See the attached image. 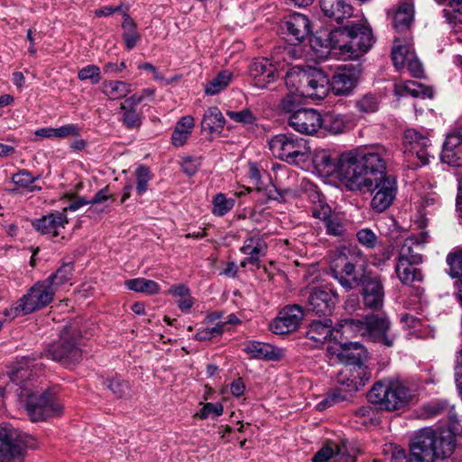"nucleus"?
Masks as SVG:
<instances>
[{
	"instance_id": "obj_53",
	"label": "nucleus",
	"mask_w": 462,
	"mask_h": 462,
	"mask_svg": "<svg viewBox=\"0 0 462 462\" xmlns=\"http://www.w3.org/2000/svg\"><path fill=\"white\" fill-rule=\"evenodd\" d=\"M443 13L449 23H462V0H449Z\"/></svg>"
},
{
	"instance_id": "obj_31",
	"label": "nucleus",
	"mask_w": 462,
	"mask_h": 462,
	"mask_svg": "<svg viewBox=\"0 0 462 462\" xmlns=\"http://www.w3.org/2000/svg\"><path fill=\"white\" fill-rule=\"evenodd\" d=\"M418 264L397 260L394 272L397 278L403 285L412 286L415 282H420L423 280V274Z\"/></svg>"
},
{
	"instance_id": "obj_3",
	"label": "nucleus",
	"mask_w": 462,
	"mask_h": 462,
	"mask_svg": "<svg viewBox=\"0 0 462 462\" xmlns=\"http://www.w3.org/2000/svg\"><path fill=\"white\" fill-rule=\"evenodd\" d=\"M327 356L344 365L337 374V382L349 383L351 390H360L371 379L372 373L365 363L369 359L366 348L358 342L335 343L327 347Z\"/></svg>"
},
{
	"instance_id": "obj_12",
	"label": "nucleus",
	"mask_w": 462,
	"mask_h": 462,
	"mask_svg": "<svg viewBox=\"0 0 462 462\" xmlns=\"http://www.w3.org/2000/svg\"><path fill=\"white\" fill-rule=\"evenodd\" d=\"M373 195L371 208L378 213L385 211L393 202L397 194V179L393 174L383 175L371 181V186L358 190Z\"/></svg>"
},
{
	"instance_id": "obj_59",
	"label": "nucleus",
	"mask_w": 462,
	"mask_h": 462,
	"mask_svg": "<svg viewBox=\"0 0 462 462\" xmlns=\"http://www.w3.org/2000/svg\"><path fill=\"white\" fill-rule=\"evenodd\" d=\"M336 212L328 204H319L313 207L311 215L313 217L318 218L324 225Z\"/></svg>"
},
{
	"instance_id": "obj_6",
	"label": "nucleus",
	"mask_w": 462,
	"mask_h": 462,
	"mask_svg": "<svg viewBox=\"0 0 462 462\" xmlns=\"http://www.w3.org/2000/svg\"><path fill=\"white\" fill-rule=\"evenodd\" d=\"M18 396L23 402L25 411L33 422L46 420L58 416L62 411V406L56 401L55 395L44 391L39 393L30 387H23Z\"/></svg>"
},
{
	"instance_id": "obj_28",
	"label": "nucleus",
	"mask_w": 462,
	"mask_h": 462,
	"mask_svg": "<svg viewBox=\"0 0 462 462\" xmlns=\"http://www.w3.org/2000/svg\"><path fill=\"white\" fill-rule=\"evenodd\" d=\"M267 244L263 236L254 235L244 241L240 252L247 255V262L256 267L260 266L261 258L267 254Z\"/></svg>"
},
{
	"instance_id": "obj_37",
	"label": "nucleus",
	"mask_w": 462,
	"mask_h": 462,
	"mask_svg": "<svg viewBox=\"0 0 462 462\" xmlns=\"http://www.w3.org/2000/svg\"><path fill=\"white\" fill-rule=\"evenodd\" d=\"M312 161L317 169L326 173L335 172L339 179L340 156L336 162L328 151H320L315 153Z\"/></svg>"
},
{
	"instance_id": "obj_5",
	"label": "nucleus",
	"mask_w": 462,
	"mask_h": 462,
	"mask_svg": "<svg viewBox=\"0 0 462 462\" xmlns=\"http://www.w3.org/2000/svg\"><path fill=\"white\" fill-rule=\"evenodd\" d=\"M359 262L360 258L350 252H337L330 262L331 275L346 291L360 287L372 273L366 272Z\"/></svg>"
},
{
	"instance_id": "obj_15",
	"label": "nucleus",
	"mask_w": 462,
	"mask_h": 462,
	"mask_svg": "<svg viewBox=\"0 0 462 462\" xmlns=\"http://www.w3.org/2000/svg\"><path fill=\"white\" fill-rule=\"evenodd\" d=\"M337 301V293L328 287L314 288L307 300V311L319 317L332 314Z\"/></svg>"
},
{
	"instance_id": "obj_11",
	"label": "nucleus",
	"mask_w": 462,
	"mask_h": 462,
	"mask_svg": "<svg viewBox=\"0 0 462 462\" xmlns=\"http://www.w3.org/2000/svg\"><path fill=\"white\" fill-rule=\"evenodd\" d=\"M41 356H46L65 367H69L82 360V350L74 337L67 331H62L58 340L46 346Z\"/></svg>"
},
{
	"instance_id": "obj_50",
	"label": "nucleus",
	"mask_w": 462,
	"mask_h": 462,
	"mask_svg": "<svg viewBox=\"0 0 462 462\" xmlns=\"http://www.w3.org/2000/svg\"><path fill=\"white\" fill-rule=\"evenodd\" d=\"M379 105L378 97L367 93L356 101L355 106L361 114H372L378 110Z\"/></svg>"
},
{
	"instance_id": "obj_14",
	"label": "nucleus",
	"mask_w": 462,
	"mask_h": 462,
	"mask_svg": "<svg viewBox=\"0 0 462 462\" xmlns=\"http://www.w3.org/2000/svg\"><path fill=\"white\" fill-rule=\"evenodd\" d=\"M363 73L361 63L338 67L330 79L331 91L336 96H348L357 86Z\"/></svg>"
},
{
	"instance_id": "obj_35",
	"label": "nucleus",
	"mask_w": 462,
	"mask_h": 462,
	"mask_svg": "<svg viewBox=\"0 0 462 462\" xmlns=\"http://www.w3.org/2000/svg\"><path fill=\"white\" fill-rule=\"evenodd\" d=\"M320 129L331 134H341L346 128V121L340 114L333 112L326 113L324 116L320 114Z\"/></svg>"
},
{
	"instance_id": "obj_58",
	"label": "nucleus",
	"mask_w": 462,
	"mask_h": 462,
	"mask_svg": "<svg viewBox=\"0 0 462 462\" xmlns=\"http://www.w3.org/2000/svg\"><path fill=\"white\" fill-rule=\"evenodd\" d=\"M224 407L220 402H207L200 409L199 412L196 413V417H199L201 420L207 419L210 414H214L216 416H220L223 414Z\"/></svg>"
},
{
	"instance_id": "obj_7",
	"label": "nucleus",
	"mask_w": 462,
	"mask_h": 462,
	"mask_svg": "<svg viewBox=\"0 0 462 462\" xmlns=\"http://www.w3.org/2000/svg\"><path fill=\"white\" fill-rule=\"evenodd\" d=\"M273 154L290 164L300 165L310 158L311 150L308 140L292 134H281L269 141Z\"/></svg>"
},
{
	"instance_id": "obj_20",
	"label": "nucleus",
	"mask_w": 462,
	"mask_h": 462,
	"mask_svg": "<svg viewBox=\"0 0 462 462\" xmlns=\"http://www.w3.org/2000/svg\"><path fill=\"white\" fill-rule=\"evenodd\" d=\"M249 74L254 85L258 88H267L279 77L276 65L267 58L254 59L250 64Z\"/></svg>"
},
{
	"instance_id": "obj_27",
	"label": "nucleus",
	"mask_w": 462,
	"mask_h": 462,
	"mask_svg": "<svg viewBox=\"0 0 462 462\" xmlns=\"http://www.w3.org/2000/svg\"><path fill=\"white\" fill-rule=\"evenodd\" d=\"M349 27L350 26H344L331 30L323 41L320 37L317 38V40L320 42V47L328 51L338 50L339 54L345 59H347Z\"/></svg>"
},
{
	"instance_id": "obj_63",
	"label": "nucleus",
	"mask_w": 462,
	"mask_h": 462,
	"mask_svg": "<svg viewBox=\"0 0 462 462\" xmlns=\"http://www.w3.org/2000/svg\"><path fill=\"white\" fill-rule=\"evenodd\" d=\"M189 134H190L188 133L187 130L182 131V130L175 128L171 134L172 144L174 146H182L186 143Z\"/></svg>"
},
{
	"instance_id": "obj_42",
	"label": "nucleus",
	"mask_w": 462,
	"mask_h": 462,
	"mask_svg": "<svg viewBox=\"0 0 462 462\" xmlns=\"http://www.w3.org/2000/svg\"><path fill=\"white\" fill-rule=\"evenodd\" d=\"M103 92L109 99H120L130 92V85L125 81H108L103 84Z\"/></svg>"
},
{
	"instance_id": "obj_4",
	"label": "nucleus",
	"mask_w": 462,
	"mask_h": 462,
	"mask_svg": "<svg viewBox=\"0 0 462 462\" xmlns=\"http://www.w3.org/2000/svg\"><path fill=\"white\" fill-rule=\"evenodd\" d=\"M413 391L399 378H384L374 383L367 393L368 401L381 410L394 411L409 406Z\"/></svg>"
},
{
	"instance_id": "obj_47",
	"label": "nucleus",
	"mask_w": 462,
	"mask_h": 462,
	"mask_svg": "<svg viewBox=\"0 0 462 462\" xmlns=\"http://www.w3.org/2000/svg\"><path fill=\"white\" fill-rule=\"evenodd\" d=\"M339 386L332 389L328 394L333 405L343 402H349L352 400L353 395L358 390H351L349 383H343L337 382Z\"/></svg>"
},
{
	"instance_id": "obj_39",
	"label": "nucleus",
	"mask_w": 462,
	"mask_h": 462,
	"mask_svg": "<svg viewBox=\"0 0 462 462\" xmlns=\"http://www.w3.org/2000/svg\"><path fill=\"white\" fill-rule=\"evenodd\" d=\"M73 271L74 264L72 262L63 263L55 273H51L47 279H45L46 282H49L51 287L57 291L59 287L62 286L71 279Z\"/></svg>"
},
{
	"instance_id": "obj_56",
	"label": "nucleus",
	"mask_w": 462,
	"mask_h": 462,
	"mask_svg": "<svg viewBox=\"0 0 462 462\" xmlns=\"http://www.w3.org/2000/svg\"><path fill=\"white\" fill-rule=\"evenodd\" d=\"M399 40L395 39L394 41V46L392 50V60L393 62V65L397 69H401L405 65V62L407 60V54H408V48L405 45H397L396 42H398Z\"/></svg>"
},
{
	"instance_id": "obj_61",
	"label": "nucleus",
	"mask_w": 462,
	"mask_h": 462,
	"mask_svg": "<svg viewBox=\"0 0 462 462\" xmlns=\"http://www.w3.org/2000/svg\"><path fill=\"white\" fill-rule=\"evenodd\" d=\"M80 134V128L78 125L69 124L56 128V137L66 138L69 136H78Z\"/></svg>"
},
{
	"instance_id": "obj_16",
	"label": "nucleus",
	"mask_w": 462,
	"mask_h": 462,
	"mask_svg": "<svg viewBox=\"0 0 462 462\" xmlns=\"http://www.w3.org/2000/svg\"><path fill=\"white\" fill-rule=\"evenodd\" d=\"M304 313L299 305L284 307L269 324V329L276 335H286L298 329Z\"/></svg>"
},
{
	"instance_id": "obj_44",
	"label": "nucleus",
	"mask_w": 462,
	"mask_h": 462,
	"mask_svg": "<svg viewBox=\"0 0 462 462\" xmlns=\"http://www.w3.org/2000/svg\"><path fill=\"white\" fill-rule=\"evenodd\" d=\"M280 108L287 116L294 115L304 108L302 107V98L298 94L289 93L281 99Z\"/></svg>"
},
{
	"instance_id": "obj_57",
	"label": "nucleus",
	"mask_w": 462,
	"mask_h": 462,
	"mask_svg": "<svg viewBox=\"0 0 462 462\" xmlns=\"http://www.w3.org/2000/svg\"><path fill=\"white\" fill-rule=\"evenodd\" d=\"M78 78L80 80L89 79L92 84H97L101 79L100 69L97 65H88L79 70Z\"/></svg>"
},
{
	"instance_id": "obj_36",
	"label": "nucleus",
	"mask_w": 462,
	"mask_h": 462,
	"mask_svg": "<svg viewBox=\"0 0 462 462\" xmlns=\"http://www.w3.org/2000/svg\"><path fill=\"white\" fill-rule=\"evenodd\" d=\"M413 7L408 3H402L396 11L393 25L397 32L408 30L413 21Z\"/></svg>"
},
{
	"instance_id": "obj_10",
	"label": "nucleus",
	"mask_w": 462,
	"mask_h": 462,
	"mask_svg": "<svg viewBox=\"0 0 462 462\" xmlns=\"http://www.w3.org/2000/svg\"><path fill=\"white\" fill-rule=\"evenodd\" d=\"M402 144L406 166L416 170L428 165L430 158H434L430 140L414 128H408L403 133Z\"/></svg>"
},
{
	"instance_id": "obj_13",
	"label": "nucleus",
	"mask_w": 462,
	"mask_h": 462,
	"mask_svg": "<svg viewBox=\"0 0 462 462\" xmlns=\"http://www.w3.org/2000/svg\"><path fill=\"white\" fill-rule=\"evenodd\" d=\"M392 323L385 314H369L365 316L363 337L373 343L392 347L395 336L391 331Z\"/></svg>"
},
{
	"instance_id": "obj_52",
	"label": "nucleus",
	"mask_w": 462,
	"mask_h": 462,
	"mask_svg": "<svg viewBox=\"0 0 462 462\" xmlns=\"http://www.w3.org/2000/svg\"><path fill=\"white\" fill-rule=\"evenodd\" d=\"M212 204V213L215 216L223 217L233 208L235 205V199H227L226 196L223 193H217L214 197Z\"/></svg>"
},
{
	"instance_id": "obj_18",
	"label": "nucleus",
	"mask_w": 462,
	"mask_h": 462,
	"mask_svg": "<svg viewBox=\"0 0 462 462\" xmlns=\"http://www.w3.org/2000/svg\"><path fill=\"white\" fill-rule=\"evenodd\" d=\"M360 286L364 306L373 310H381L384 302V287L381 276L371 273Z\"/></svg>"
},
{
	"instance_id": "obj_46",
	"label": "nucleus",
	"mask_w": 462,
	"mask_h": 462,
	"mask_svg": "<svg viewBox=\"0 0 462 462\" xmlns=\"http://www.w3.org/2000/svg\"><path fill=\"white\" fill-rule=\"evenodd\" d=\"M399 94L402 96L411 95L413 97H431L432 90L422 84L415 81H409L399 88Z\"/></svg>"
},
{
	"instance_id": "obj_41",
	"label": "nucleus",
	"mask_w": 462,
	"mask_h": 462,
	"mask_svg": "<svg viewBox=\"0 0 462 462\" xmlns=\"http://www.w3.org/2000/svg\"><path fill=\"white\" fill-rule=\"evenodd\" d=\"M232 79V73L228 70H222L212 79L205 87V93L208 96L218 94L221 90L225 89Z\"/></svg>"
},
{
	"instance_id": "obj_60",
	"label": "nucleus",
	"mask_w": 462,
	"mask_h": 462,
	"mask_svg": "<svg viewBox=\"0 0 462 462\" xmlns=\"http://www.w3.org/2000/svg\"><path fill=\"white\" fill-rule=\"evenodd\" d=\"M448 405L446 402H431L423 406V413L428 418H433L448 411Z\"/></svg>"
},
{
	"instance_id": "obj_32",
	"label": "nucleus",
	"mask_w": 462,
	"mask_h": 462,
	"mask_svg": "<svg viewBox=\"0 0 462 462\" xmlns=\"http://www.w3.org/2000/svg\"><path fill=\"white\" fill-rule=\"evenodd\" d=\"M421 251L419 239L414 236L408 237L401 247L397 260L420 264L423 262Z\"/></svg>"
},
{
	"instance_id": "obj_24",
	"label": "nucleus",
	"mask_w": 462,
	"mask_h": 462,
	"mask_svg": "<svg viewBox=\"0 0 462 462\" xmlns=\"http://www.w3.org/2000/svg\"><path fill=\"white\" fill-rule=\"evenodd\" d=\"M335 326L330 319L311 321L306 331V338L312 342V347H319L326 342L336 341Z\"/></svg>"
},
{
	"instance_id": "obj_9",
	"label": "nucleus",
	"mask_w": 462,
	"mask_h": 462,
	"mask_svg": "<svg viewBox=\"0 0 462 462\" xmlns=\"http://www.w3.org/2000/svg\"><path fill=\"white\" fill-rule=\"evenodd\" d=\"M37 447L32 435L16 429L0 428V462H23L27 449Z\"/></svg>"
},
{
	"instance_id": "obj_26",
	"label": "nucleus",
	"mask_w": 462,
	"mask_h": 462,
	"mask_svg": "<svg viewBox=\"0 0 462 462\" xmlns=\"http://www.w3.org/2000/svg\"><path fill=\"white\" fill-rule=\"evenodd\" d=\"M322 14L330 22L342 23L353 14V6L348 0H319Z\"/></svg>"
},
{
	"instance_id": "obj_25",
	"label": "nucleus",
	"mask_w": 462,
	"mask_h": 462,
	"mask_svg": "<svg viewBox=\"0 0 462 462\" xmlns=\"http://www.w3.org/2000/svg\"><path fill=\"white\" fill-rule=\"evenodd\" d=\"M282 29L290 37L289 41L293 44H299L305 40L310 32V21L308 16L294 13L285 18L282 23Z\"/></svg>"
},
{
	"instance_id": "obj_8",
	"label": "nucleus",
	"mask_w": 462,
	"mask_h": 462,
	"mask_svg": "<svg viewBox=\"0 0 462 462\" xmlns=\"http://www.w3.org/2000/svg\"><path fill=\"white\" fill-rule=\"evenodd\" d=\"M55 289L46 280L36 282L28 292L10 308L5 309L4 315L14 319L19 315H27L49 305L54 298Z\"/></svg>"
},
{
	"instance_id": "obj_34",
	"label": "nucleus",
	"mask_w": 462,
	"mask_h": 462,
	"mask_svg": "<svg viewBox=\"0 0 462 462\" xmlns=\"http://www.w3.org/2000/svg\"><path fill=\"white\" fill-rule=\"evenodd\" d=\"M226 119L217 106H210L205 112L202 121V130L210 134L221 133L224 129Z\"/></svg>"
},
{
	"instance_id": "obj_22",
	"label": "nucleus",
	"mask_w": 462,
	"mask_h": 462,
	"mask_svg": "<svg viewBox=\"0 0 462 462\" xmlns=\"http://www.w3.org/2000/svg\"><path fill=\"white\" fill-rule=\"evenodd\" d=\"M34 362V358L22 357L9 367L7 374L10 380L19 386L17 390L18 393H20L23 387L33 389L32 381L36 374V372H34L36 364Z\"/></svg>"
},
{
	"instance_id": "obj_43",
	"label": "nucleus",
	"mask_w": 462,
	"mask_h": 462,
	"mask_svg": "<svg viewBox=\"0 0 462 462\" xmlns=\"http://www.w3.org/2000/svg\"><path fill=\"white\" fill-rule=\"evenodd\" d=\"M121 121L124 126L128 130L138 129L142 125V113L137 112L136 108L125 107L120 105Z\"/></svg>"
},
{
	"instance_id": "obj_62",
	"label": "nucleus",
	"mask_w": 462,
	"mask_h": 462,
	"mask_svg": "<svg viewBox=\"0 0 462 462\" xmlns=\"http://www.w3.org/2000/svg\"><path fill=\"white\" fill-rule=\"evenodd\" d=\"M333 456H335L334 450L329 446L322 447L313 456L312 462H328Z\"/></svg>"
},
{
	"instance_id": "obj_1",
	"label": "nucleus",
	"mask_w": 462,
	"mask_h": 462,
	"mask_svg": "<svg viewBox=\"0 0 462 462\" xmlns=\"http://www.w3.org/2000/svg\"><path fill=\"white\" fill-rule=\"evenodd\" d=\"M391 153L381 144L340 154L339 180L348 190H361L371 181L388 174L387 162Z\"/></svg>"
},
{
	"instance_id": "obj_38",
	"label": "nucleus",
	"mask_w": 462,
	"mask_h": 462,
	"mask_svg": "<svg viewBox=\"0 0 462 462\" xmlns=\"http://www.w3.org/2000/svg\"><path fill=\"white\" fill-rule=\"evenodd\" d=\"M125 285L130 291L145 293L147 295L157 294L160 291V286L156 282L145 278L126 280Z\"/></svg>"
},
{
	"instance_id": "obj_17",
	"label": "nucleus",
	"mask_w": 462,
	"mask_h": 462,
	"mask_svg": "<svg viewBox=\"0 0 462 462\" xmlns=\"http://www.w3.org/2000/svg\"><path fill=\"white\" fill-rule=\"evenodd\" d=\"M374 43L370 27L364 24H353L349 27V43L347 59L356 60L366 53Z\"/></svg>"
},
{
	"instance_id": "obj_64",
	"label": "nucleus",
	"mask_w": 462,
	"mask_h": 462,
	"mask_svg": "<svg viewBox=\"0 0 462 462\" xmlns=\"http://www.w3.org/2000/svg\"><path fill=\"white\" fill-rule=\"evenodd\" d=\"M122 37L125 45V49L131 51L135 47V45L139 42L141 35L139 34L138 32H134L130 33H123Z\"/></svg>"
},
{
	"instance_id": "obj_2",
	"label": "nucleus",
	"mask_w": 462,
	"mask_h": 462,
	"mask_svg": "<svg viewBox=\"0 0 462 462\" xmlns=\"http://www.w3.org/2000/svg\"><path fill=\"white\" fill-rule=\"evenodd\" d=\"M457 448V437L448 430L423 428L410 442V452L399 449L393 453L392 462H433L449 457Z\"/></svg>"
},
{
	"instance_id": "obj_40",
	"label": "nucleus",
	"mask_w": 462,
	"mask_h": 462,
	"mask_svg": "<svg viewBox=\"0 0 462 462\" xmlns=\"http://www.w3.org/2000/svg\"><path fill=\"white\" fill-rule=\"evenodd\" d=\"M103 384L112 393L116 399L127 398L130 396V384L121 376L115 375L106 378Z\"/></svg>"
},
{
	"instance_id": "obj_33",
	"label": "nucleus",
	"mask_w": 462,
	"mask_h": 462,
	"mask_svg": "<svg viewBox=\"0 0 462 462\" xmlns=\"http://www.w3.org/2000/svg\"><path fill=\"white\" fill-rule=\"evenodd\" d=\"M365 328V317L362 319L346 318L341 319L335 324L336 333L341 334L346 338L361 336Z\"/></svg>"
},
{
	"instance_id": "obj_48",
	"label": "nucleus",
	"mask_w": 462,
	"mask_h": 462,
	"mask_svg": "<svg viewBox=\"0 0 462 462\" xmlns=\"http://www.w3.org/2000/svg\"><path fill=\"white\" fill-rule=\"evenodd\" d=\"M135 190L137 195H143L149 188V182L152 178V174L148 167L144 165H139L135 171Z\"/></svg>"
},
{
	"instance_id": "obj_30",
	"label": "nucleus",
	"mask_w": 462,
	"mask_h": 462,
	"mask_svg": "<svg viewBox=\"0 0 462 462\" xmlns=\"http://www.w3.org/2000/svg\"><path fill=\"white\" fill-rule=\"evenodd\" d=\"M67 223L68 218L66 214L64 212H56L33 220L32 225L42 234H52L56 236H58L57 228L59 226H64Z\"/></svg>"
},
{
	"instance_id": "obj_54",
	"label": "nucleus",
	"mask_w": 462,
	"mask_h": 462,
	"mask_svg": "<svg viewBox=\"0 0 462 462\" xmlns=\"http://www.w3.org/2000/svg\"><path fill=\"white\" fill-rule=\"evenodd\" d=\"M357 241L366 249H374L379 244V238L370 228H362L356 232Z\"/></svg>"
},
{
	"instance_id": "obj_49",
	"label": "nucleus",
	"mask_w": 462,
	"mask_h": 462,
	"mask_svg": "<svg viewBox=\"0 0 462 462\" xmlns=\"http://www.w3.org/2000/svg\"><path fill=\"white\" fill-rule=\"evenodd\" d=\"M447 263L448 265V274L451 278H462V248L453 251L447 255Z\"/></svg>"
},
{
	"instance_id": "obj_45",
	"label": "nucleus",
	"mask_w": 462,
	"mask_h": 462,
	"mask_svg": "<svg viewBox=\"0 0 462 462\" xmlns=\"http://www.w3.org/2000/svg\"><path fill=\"white\" fill-rule=\"evenodd\" d=\"M38 178V176L32 175L27 170H20L18 172L13 174L12 180L15 185L32 192L42 189L40 186L33 185Z\"/></svg>"
},
{
	"instance_id": "obj_55",
	"label": "nucleus",
	"mask_w": 462,
	"mask_h": 462,
	"mask_svg": "<svg viewBox=\"0 0 462 462\" xmlns=\"http://www.w3.org/2000/svg\"><path fill=\"white\" fill-rule=\"evenodd\" d=\"M226 116L233 121L236 123H241L244 125H253L254 124L256 118L253 115L252 111L248 108H245L241 111H226Z\"/></svg>"
},
{
	"instance_id": "obj_29",
	"label": "nucleus",
	"mask_w": 462,
	"mask_h": 462,
	"mask_svg": "<svg viewBox=\"0 0 462 462\" xmlns=\"http://www.w3.org/2000/svg\"><path fill=\"white\" fill-rule=\"evenodd\" d=\"M244 351L250 358L254 359L277 361L283 356V352L281 348L258 341L247 342L245 345Z\"/></svg>"
},
{
	"instance_id": "obj_23",
	"label": "nucleus",
	"mask_w": 462,
	"mask_h": 462,
	"mask_svg": "<svg viewBox=\"0 0 462 462\" xmlns=\"http://www.w3.org/2000/svg\"><path fill=\"white\" fill-rule=\"evenodd\" d=\"M441 161L452 167L462 166V125L447 135Z\"/></svg>"
},
{
	"instance_id": "obj_19",
	"label": "nucleus",
	"mask_w": 462,
	"mask_h": 462,
	"mask_svg": "<svg viewBox=\"0 0 462 462\" xmlns=\"http://www.w3.org/2000/svg\"><path fill=\"white\" fill-rule=\"evenodd\" d=\"M286 120L291 128L301 134L313 135L320 129V113L314 108L304 107Z\"/></svg>"
},
{
	"instance_id": "obj_21",
	"label": "nucleus",
	"mask_w": 462,
	"mask_h": 462,
	"mask_svg": "<svg viewBox=\"0 0 462 462\" xmlns=\"http://www.w3.org/2000/svg\"><path fill=\"white\" fill-rule=\"evenodd\" d=\"M307 95L311 98L323 99L331 90L330 79L321 69L311 68L302 74Z\"/></svg>"
},
{
	"instance_id": "obj_51",
	"label": "nucleus",
	"mask_w": 462,
	"mask_h": 462,
	"mask_svg": "<svg viewBox=\"0 0 462 462\" xmlns=\"http://www.w3.org/2000/svg\"><path fill=\"white\" fill-rule=\"evenodd\" d=\"M323 226L326 233L331 236L341 237L344 236L346 231V222L344 218L337 213H335Z\"/></svg>"
}]
</instances>
